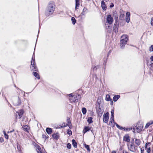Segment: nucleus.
<instances>
[{
  "instance_id": "obj_11",
  "label": "nucleus",
  "mask_w": 153,
  "mask_h": 153,
  "mask_svg": "<svg viewBox=\"0 0 153 153\" xmlns=\"http://www.w3.org/2000/svg\"><path fill=\"white\" fill-rule=\"evenodd\" d=\"M16 113H18V114L19 116V118H20L22 117L23 114V111L22 110H19L18 112H17Z\"/></svg>"
},
{
  "instance_id": "obj_19",
  "label": "nucleus",
  "mask_w": 153,
  "mask_h": 153,
  "mask_svg": "<svg viewBox=\"0 0 153 153\" xmlns=\"http://www.w3.org/2000/svg\"><path fill=\"white\" fill-rule=\"evenodd\" d=\"M46 132L48 134H51L52 132V129L50 128H47L46 129Z\"/></svg>"
},
{
  "instance_id": "obj_45",
  "label": "nucleus",
  "mask_w": 153,
  "mask_h": 153,
  "mask_svg": "<svg viewBox=\"0 0 153 153\" xmlns=\"http://www.w3.org/2000/svg\"><path fill=\"white\" fill-rule=\"evenodd\" d=\"M3 141L2 138H0V142H2Z\"/></svg>"
},
{
  "instance_id": "obj_43",
  "label": "nucleus",
  "mask_w": 153,
  "mask_h": 153,
  "mask_svg": "<svg viewBox=\"0 0 153 153\" xmlns=\"http://www.w3.org/2000/svg\"><path fill=\"white\" fill-rule=\"evenodd\" d=\"M150 59L152 61H153V55L151 57Z\"/></svg>"
},
{
  "instance_id": "obj_6",
  "label": "nucleus",
  "mask_w": 153,
  "mask_h": 153,
  "mask_svg": "<svg viewBox=\"0 0 153 153\" xmlns=\"http://www.w3.org/2000/svg\"><path fill=\"white\" fill-rule=\"evenodd\" d=\"M143 127V125H141V126H140L139 127L138 126L136 128H133L132 131L134 132H139L142 131Z\"/></svg>"
},
{
  "instance_id": "obj_16",
  "label": "nucleus",
  "mask_w": 153,
  "mask_h": 153,
  "mask_svg": "<svg viewBox=\"0 0 153 153\" xmlns=\"http://www.w3.org/2000/svg\"><path fill=\"white\" fill-rule=\"evenodd\" d=\"M120 96L119 95H115L113 98V101L114 102L116 101L118 99L120 98Z\"/></svg>"
},
{
  "instance_id": "obj_34",
  "label": "nucleus",
  "mask_w": 153,
  "mask_h": 153,
  "mask_svg": "<svg viewBox=\"0 0 153 153\" xmlns=\"http://www.w3.org/2000/svg\"><path fill=\"white\" fill-rule=\"evenodd\" d=\"M110 122L111 123H112L113 122H114V117H111V116L110 118Z\"/></svg>"
},
{
  "instance_id": "obj_46",
  "label": "nucleus",
  "mask_w": 153,
  "mask_h": 153,
  "mask_svg": "<svg viewBox=\"0 0 153 153\" xmlns=\"http://www.w3.org/2000/svg\"><path fill=\"white\" fill-rule=\"evenodd\" d=\"M14 131V130H13L10 131H8L7 133H9L10 132L11 133V132H13Z\"/></svg>"
},
{
  "instance_id": "obj_8",
  "label": "nucleus",
  "mask_w": 153,
  "mask_h": 153,
  "mask_svg": "<svg viewBox=\"0 0 153 153\" xmlns=\"http://www.w3.org/2000/svg\"><path fill=\"white\" fill-rule=\"evenodd\" d=\"M128 149L131 151L134 152L135 151V149L134 143H132L130 146H128Z\"/></svg>"
},
{
  "instance_id": "obj_54",
  "label": "nucleus",
  "mask_w": 153,
  "mask_h": 153,
  "mask_svg": "<svg viewBox=\"0 0 153 153\" xmlns=\"http://www.w3.org/2000/svg\"><path fill=\"white\" fill-rule=\"evenodd\" d=\"M106 2L108 1L109 0H104Z\"/></svg>"
},
{
  "instance_id": "obj_10",
  "label": "nucleus",
  "mask_w": 153,
  "mask_h": 153,
  "mask_svg": "<svg viewBox=\"0 0 153 153\" xmlns=\"http://www.w3.org/2000/svg\"><path fill=\"white\" fill-rule=\"evenodd\" d=\"M123 140L124 141L128 142H129L130 139L129 135L128 134L125 135L123 137Z\"/></svg>"
},
{
  "instance_id": "obj_27",
  "label": "nucleus",
  "mask_w": 153,
  "mask_h": 153,
  "mask_svg": "<svg viewBox=\"0 0 153 153\" xmlns=\"http://www.w3.org/2000/svg\"><path fill=\"white\" fill-rule=\"evenodd\" d=\"M86 111H87V110H86V109L85 108H82V113L84 114H86Z\"/></svg>"
},
{
  "instance_id": "obj_35",
  "label": "nucleus",
  "mask_w": 153,
  "mask_h": 153,
  "mask_svg": "<svg viewBox=\"0 0 153 153\" xmlns=\"http://www.w3.org/2000/svg\"><path fill=\"white\" fill-rule=\"evenodd\" d=\"M52 136L53 138L55 139H57L58 138V136L55 134H53Z\"/></svg>"
},
{
  "instance_id": "obj_20",
  "label": "nucleus",
  "mask_w": 153,
  "mask_h": 153,
  "mask_svg": "<svg viewBox=\"0 0 153 153\" xmlns=\"http://www.w3.org/2000/svg\"><path fill=\"white\" fill-rule=\"evenodd\" d=\"M41 149L40 147L38 145L36 146V150L38 153H42L41 151Z\"/></svg>"
},
{
  "instance_id": "obj_44",
  "label": "nucleus",
  "mask_w": 153,
  "mask_h": 153,
  "mask_svg": "<svg viewBox=\"0 0 153 153\" xmlns=\"http://www.w3.org/2000/svg\"><path fill=\"white\" fill-rule=\"evenodd\" d=\"M69 96L70 97H72V96H73V95H72V94H69ZM71 98H72V97H71Z\"/></svg>"
},
{
  "instance_id": "obj_38",
  "label": "nucleus",
  "mask_w": 153,
  "mask_h": 153,
  "mask_svg": "<svg viewBox=\"0 0 153 153\" xmlns=\"http://www.w3.org/2000/svg\"><path fill=\"white\" fill-rule=\"evenodd\" d=\"M151 25L153 26V17L151 19Z\"/></svg>"
},
{
  "instance_id": "obj_49",
  "label": "nucleus",
  "mask_w": 153,
  "mask_h": 153,
  "mask_svg": "<svg viewBox=\"0 0 153 153\" xmlns=\"http://www.w3.org/2000/svg\"><path fill=\"white\" fill-rule=\"evenodd\" d=\"M117 20H116V21H115V23H114V24H116L117 25H118H118H117L118 24H117Z\"/></svg>"
},
{
  "instance_id": "obj_37",
  "label": "nucleus",
  "mask_w": 153,
  "mask_h": 153,
  "mask_svg": "<svg viewBox=\"0 0 153 153\" xmlns=\"http://www.w3.org/2000/svg\"><path fill=\"white\" fill-rule=\"evenodd\" d=\"M33 74L34 76H37L38 75V74L36 72H33Z\"/></svg>"
},
{
  "instance_id": "obj_59",
  "label": "nucleus",
  "mask_w": 153,
  "mask_h": 153,
  "mask_svg": "<svg viewBox=\"0 0 153 153\" xmlns=\"http://www.w3.org/2000/svg\"><path fill=\"white\" fill-rule=\"evenodd\" d=\"M151 65H152V66H153V63Z\"/></svg>"
},
{
  "instance_id": "obj_15",
  "label": "nucleus",
  "mask_w": 153,
  "mask_h": 153,
  "mask_svg": "<svg viewBox=\"0 0 153 153\" xmlns=\"http://www.w3.org/2000/svg\"><path fill=\"white\" fill-rule=\"evenodd\" d=\"M76 6L75 9L76 10L78 8L79 6V0H75Z\"/></svg>"
},
{
  "instance_id": "obj_7",
  "label": "nucleus",
  "mask_w": 153,
  "mask_h": 153,
  "mask_svg": "<svg viewBox=\"0 0 153 153\" xmlns=\"http://www.w3.org/2000/svg\"><path fill=\"white\" fill-rule=\"evenodd\" d=\"M109 114L107 112L103 115V121L104 122L107 123L109 118Z\"/></svg>"
},
{
  "instance_id": "obj_14",
  "label": "nucleus",
  "mask_w": 153,
  "mask_h": 153,
  "mask_svg": "<svg viewBox=\"0 0 153 153\" xmlns=\"http://www.w3.org/2000/svg\"><path fill=\"white\" fill-rule=\"evenodd\" d=\"M101 4L102 9L104 10H105L106 9L107 7H106L105 3L104 1H101Z\"/></svg>"
},
{
  "instance_id": "obj_1",
  "label": "nucleus",
  "mask_w": 153,
  "mask_h": 153,
  "mask_svg": "<svg viewBox=\"0 0 153 153\" xmlns=\"http://www.w3.org/2000/svg\"><path fill=\"white\" fill-rule=\"evenodd\" d=\"M55 6L53 2H50L46 11V15L47 16H49L52 14L55 9Z\"/></svg>"
},
{
  "instance_id": "obj_51",
  "label": "nucleus",
  "mask_w": 153,
  "mask_h": 153,
  "mask_svg": "<svg viewBox=\"0 0 153 153\" xmlns=\"http://www.w3.org/2000/svg\"><path fill=\"white\" fill-rule=\"evenodd\" d=\"M143 151H144V150H142V149H141V153H143Z\"/></svg>"
},
{
  "instance_id": "obj_36",
  "label": "nucleus",
  "mask_w": 153,
  "mask_h": 153,
  "mask_svg": "<svg viewBox=\"0 0 153 153\" xmlns=\"http://www.w3.org/2000/svg\"><path fill=\"white\" fill-rule=\"evenodd\" d=\"M114 110L113 109H112L111 111V116L114 117Z\"/></svg>"
},
{
  "instance_id": "obj_22",
  "label": "nucleus",
  "mask_w": 153,
  "mask_h": 153,
  "mask_svg": "<svg viewBox=\"0 0 153 153\" xmlns=\"http://www.w3.org/2000/svg\"><path fill=\"white\" fill-rule=\"evenodd\" d=\"M72 143L73 146L75 148H76L77 147V144L74 140L73 139L72 140Z\"/></svg>"
},
{
  "instance_id": "obj_48",
  "label": "nucleus",
  "mask_w": 153,
  "mask_h": 153,
  "mask_svg": "<svg viewBox=\"0 0 153 153\" xmlns=\"http://www.w3.org/2000/svg\"><path fill=\"white\" fill-rule=\"evenodd\" d=\"M115 123V124L116 126H117V128H118V127H119V125L117 124V123Z\"/></svg>"
},
{
  "instance_id": "obj_30",
  "label": "nucleus",
  "mask_w": 153,
  "mask_h": 153,
  "mask_svg": "<svg viewBox=\"0 0 153 153\" xmlns=\"http://www.w3.org/2000/svg\"><path fill=\"white\" fill-rule=\"evenodd\" d=\"M67 124H68V126H70V124H71V122L70 120L69 119H68L67 120Z\"/></svg>"
},
{
  "instance_id": "obj_5",
  "label": "nucleus",
  "mask_w": 153,
  "mask_h": 153,
  "mask_svg": "<svg viewBox=\"0 0 153 153\" xmlns=\"http://www.w3.org/2000/svg\"><path fill=\"white\" fill-rule=\"evenodd\" d=\"M113 18L110 15L107 16L106 21L110 25L112 24L113 21Z\"/></svg>"
},
{
  "instance_id": "obj_60",
  "label": "nucleus",
  "mask_w": 153,
  "mask_h": 153,
  "mask_svg": "<svg viewBox=\"0 0 153 153\" xmlns=\"http://www.w3.org/2000/svg\"><path fill=\"white\" fill-rule=\"evenodd\" d=\"M82 14H83V12H82Z\"/></svg>"
},
{
  "instance_id": "obj_31",
  "label": "nucleus",
  "mask_w": 153,
  "mask_h": 153,
  "mask_svg": "<svg viewBox=\"0 0 153 153\" xmlns=\"http://www.w3.org/2000/svg\"><path fill=\"white\" fill-rule=\"evenodd\" d=\"M67 147L68 149H70L71 148V145L70 143H68L67 144Z\"/></svg>"
},
{
  "instance_id": "obj_40",
  "label": "nucleus",
  "mask_w": 153,
  "mask_h": 153,
  "mask_svg": "<svg viewBox=\"0 0 153 153\" xmlns=\"http://www.w3.org/2000/svg\"><path fill=\"white\" fill-rule=\"evenodd\" d=\"M97 69V66H95V67H94L93 68L92 70L93 71H96Z\"/></svg>"
},
{
  "instance_id": "obj_52",
  "label": "nucleus",
  "mask_w": 153,
  "mask_h": 153,
  "mask_svg": "<svg viewBox=\"0 0 153 153\" xmlns=\"http://www.w3.org/2000/svg\"><path fill=\"white\" fill-rule=\"evenodd\" d=\"M86 10V8H84L83 9V11L85 10Z\"/></svg>"
},
{
  "instance_id": "obj_24",
  "label": "nucleus",
  "mask_w": 153,
  "mask_h": 153,
  "mask_svg": "<svg viewBox=\"0 0 153 153\" xmlns=\"http://www.w3.org/2000/svg\"><path fill=\"white\" fill-rule=\"evenodd\" d=\"M135 143L137 146H139L141 143V141L140 140L137 139H136Z\"/></svg>"
},
{
  "instance_id": "obj_42",
  "label": "nucleus",
  "mask_w": 153,
  "mask_h": 153,
  "mask_svg": "<svg viewBox=\"0 0 153 153\" xmlns=\"http://www.w3.org/2000/svg\"><path fill=\"white\" fill-rule=\"evenodd\" d=\"M118 128L119 129H121V130H122L123 129V128L122 127L120 126H119V127H118Z\"/></svg>"
},
{
  "instance_id": "obj_21",
  "label": "nucleus",
  "mask_w": 153,
  "mask_h": 153,
  "mask_svg": "<svg viewBox=\"0 0 153 153\" xmlns=\"http://www.w3.org/2000/svg\"><path fill=\"white\" fill-rule=\"evenodd\" d=\"M105 100L107 101H111V99L109 95L107 94L106 95Z\"/></svg>"
},
{
  "instance_id": "obj_55",
  "label": "nucleus",
  "mask_w": 153,
  "mask_h": 153,
  "mask_svg": "<svg viewBox=\"0 0 153 153\" xmlns=\"http://www.w3.org/2000/svg\"><path fill=\"white\" fill-rule=\"evenodd\" d=\"M147 143L146 144V146H145V148H147Z\"/></svg>"
},
{
  "instance_id": "obj_53",
  "label": "nucleus",
  "mask_w": 153,
  "mask_h": 153,
  "mask_svg": "<svg viewBox=\"0 0 153 153\" xmlns=\"http://www.w3.org/2000/svg\"><path fill=\"white\" fill-rule=\"evenodd\" d=\"M17 149H18V150H19V149H20V148H19V147L18 146H17Z\"/></svg>"
},
{
  "instance_id": "obj_9",
  "label": "nucleus",
  "mask_w": 153,
  "mask_h": 153,
  "mask_svg": "<svg viewBox=\"0 0 153 153\" xmlns=\"http://www.w3.org/2000/svg\"><path fill=\"white\" fill-rule=\"evenodd\" d=\"M130 14L129 12H127L126 14V21L127 23H129L130 20Z\"/></svg>"
},
{
  "instance_id": "obj_26",
  "label": "nucleus",
  "mask_w": 153,
  "mask_h": 153,
  "mask_svg": "<svg viewBox=\"0 0 153 153\" xmlns=\"http://www.w3.org/2000/svg\"><path fill=\"white\" fill-rule=\"evenodd\" d=\"M71 20L72 22V23L74 25L76 22V20L75 19V18L74 17H72L71 18Z\"/></svg>"
},
{
  "instance_id": "obj_12",
  "label": "nucleus",
  "mask_w": 153,
  "mask_h": 153,
  "mask_svg": "<svg viewBox=\"0 0 153 153\" xmlns=\"http://www.w3.org/2000/svg\"><path fill=\"white\" fill-rule=\"evenodd\" d=\"M118 25H117L116 24H114L113 27V30L115 33H117L118 31Z\"/></svg>"
},
{
  "instance_id": "obj_25",
  "label": "nucleus",
  "mask_w": 153,
  "mask_h": 153,
  "mask_svg": "<svg viewBox=\"0 0 153 153\" xmlns=\"http://www.w3.org/2000/svg\"><path fill=\"white\" fill-rule=\"evenodd\" d=\"M88 122L89 123H91L93 122L92 121V118L91 117H88V120H87Z\"/></svg>"
},
{
  "instance_id": "obj_13",
  "label": "nucleus",
  "mask_w": 153,
  "mask_h": 153,
  "mask_svg": "<svg viewBox=\"0 0 153 153\" xmlns=\"http://www.w3.org/2000/svg\"><path fill=\"white\" fill-rule=\"evenodd\" d=\"M153 124V120H151L149 122L147 123L145 126V128H147L150 125H152Z\"/></svg>"
},
{
  "instance_id": "obj_39",
  "label": "nucleus",
  "mask_w": 153,
  "mask_h": 153,
  "mask_svg": "<svg viewBox=\"0 0 153 153\" xmlns=\"http://www.w3.org/2000/svg\"><path fill=\"white\" fill-rule=\"evenodd\" d=\"M150 151H151V149H150V147H149V148L147 149V152L148 153H150Z\"/></svg>"
},
{
  "instance_id": "obj_3",
  "label": "nucleus",
  "mask_w": 153,
  "mask_h": 153,
  "mask_svg": "<svg viewBox=\"0 0 153 153\" xmlns=\"http://www.w3.org/2000/svg\"><path fill=\"white\" fill-rule=\"evenodd\" d=\"M81 96L78 94H75L72 96V98L70 99L71 102H77L80 99Z\"/></svg>"
},
{
  "instance_id": "obj_32",
  "label": "nucleus",
  "mask_w": 153,
  "mask_h": 153,
  "mask_svg": "<svg viewBox=\"0 0 153 153\" xmlns=\"http://www.w3.org/2000/svg\"><path fill=\"white\" fill-rule=\"evenodd\" d=\"M149 51L151 52L153 51V45H151L149 47Z\"/></svg>"
},
{
  "instance_id": "obj_2",
  "label": "nucleus",
  "mask_w": 153,
  "mask_h": 153,
  "mask_svg": "<svg viewBox=\"0 0 153 153\" xmlns=\"http://www.w3.org/2000/svg\"><path fill=\"white\" fill-rule=\"evenodd\" d=\"M121 40H120V46L122 48H124V45L126 44L127 41L128 40V38L127 37V35H123L121 37Z\"/></svg>"
},
{
  "instance_id": "obj_29",
  "label": "nucleus",
  "mask_w": 153,
  "mask_h": 153,
  "mask_svg": "<svg viewBox=\"0 0 153 153\" xmlns=\"http://www.w3.org/2000/svg\"><path fill=\"white\" fill-rule=\"evenodd\" d=\"M85 147L87 149V150L89 152H90V149L89 148V146L88 145H86V144H85Z\"/></svg>"
},
{
  "instance_id": "obj_17",
  "label": "nucleus",
  "mask_w": 153,
  "mask_h": 153,
  "mask_svg": "<svg viewBox=\"0 0 153 153\" xmlns=\"http://www.w3.org/2000/svg\"><path fill=\"white\" fill-rule=\"evenodd\" d=\"M23 128L25 131L28 132V131L29 129V127L27 126L26 125L23 126Z\"/></svg>"
},
{
  "instance_id": "obj_50",
  "label": "nucleus",
  "mask_w": 153,
  "mask_h": 153,
  "mask_svg": "<svg viewBox=\"0 0 153 153\" xmlns=\"http://www.w3.org/2000/svg\"><path fill=\"white\" fill-rule=\"evenodd\" d=\"M114 6L113 4L111 5H110V7H112Z\"/></svg>"
},
{
  "instance_id": "obj_33",
  "label": "nucleus",
  "mask_w": 153,
  "mask_h": 153,
  "mask_svg": "<svg viewBox=\"0 0 153 153\" xmlns=\"http://www.w3.org/2000/svg\"><path fill=\"white\" fill-rule=\"evenodd\" d=\"M67 133L69 135L72 134V132L71 131L70 129H68L67 131Z\"/></svg>"
},
{
  "instance_id": "obj_56",
  "label": "nucleus",
  "mask_w": 153,
  "mask_h": 153,
  "mask_svg": "<svg viewBox=\"0 0 153 153\" xmlns=\"http://www.w3.org/2000/svg\"><path fill=\"white\" fill-rule=\"evenodd\" d=\"M37 78V79H40V77H36Z\"/></svg>"
},
{
  "instance_id": "obj_58",
  "label": "nucleus",
  "mask_w": 153,
  "mask_h": 153,
  "mask_svg": "<svg viewBox=\"0 0 153 153\" xmlns=\"http://www.w3.org/2000/svg\"><path fill=\"white\" fill-rule=\"evenodd\" d=\"M111 104H112V103H113V101H112V100H111Z\"/></svg>"
},
{
  "instance_id": "obj_41",
  "label": "nucleus",
  "mask_w": 153,
  "mask_h": 153,
  "mask_svg": "<svg viewBox=\"0 0 153 153\" xmlns=\"http://www.w3.org/2000/svg\"><path fill=\"white\" fill-rule=\"evenodd\" d=\"M5 138L7 139H8L9 138V136L8 134L6 135L5 136H4Z\"/></svg>"
},
{
  "instance_id": "obj_18",
  "label": "nucleus",
  "mask_w": 153,
  "mask_h": 153,
  "mask_svg": "<svg viewBox=\"0 0 153 153\" xmlns=\"http://www.w3.org/2000/svg\"><path fill=\"white\" fill-rule=\"evenodd\" d=\"M67 126H68V124H67V123H63L62 124L61 126H59V127H58V128H63Z\"/></svg>"
},
{
  "instance_id": "obj_4",
  "label": "nucleus",
  "mask_w": 153,
  "mask_h": 153,
  "mask_svg": "<svg viewBox=\"0 0 153 153\" xmlns=\"http://www.w3.org/2000/svg\"><path fill=\"white\" fill-rule=\"evenodd\" d=\"M31 67L32 68V69H34L35 71H36V63L35 62V57L33 56L32 58V60L31 62Z\"/></svg>"
},
{
  "instance_id": "obj_28",
  "label": "nucleus",
  "mask_w": 153,
  "mask_h": 153,
  "mask_svg": "<svg viewBox=\"0 0 153 153\" xmlns=\"http://www.w3.org/2000/svg\"><path fill=\"white\" fill-rule=\"evenodd\" d=\"M123 129L126 131H129L132 129V128H123Z\"/></svg>"
},
{
  "instance_id": "obj_23",
  "label": "nucleus",
  "mask_w": 153,
  "mask_h": 153,
  "mask_svg": "<svg viewBox=\"0 0 153 153\" xmlns=\"http://www.w3.org/2000/svg\"><path fill=\"white\" fill-rule=\"evenodd\" d=\"M90 130V128L88 127H85L84 130H83V132L84 133H85L86 132L88 131L89 130Z\"/></svg>"
},
{
  "instance_id": "obj_47",
  "label": "nucleus",
  "mask_w": 153,
  "mask_h": 153,
  "mask_svg": "<svg viewBox=\"0 0 153 153\" xmlns=\"http://www.w3.org/2000/svg\"><path fill=\"white\" fill-rule=\"evenodd\" d=\"M3 133L4 134V136H5L7 134L4 131H3Z\"/></svg>"
},
{
  "instance_id": "obj_57",
  "label": "nucleus",
  "mask_w": 153,
  "mask_h": 153,
  "mask_svg": "<svg viewBox=\"0 0 153 153\" xmlns=\"http://www.w3.org/2000/svg\"><path fill=\"white\" fill-rule=\"evenodd\" d=\"M14 104L15 105H18V104H16L15 103H14Z\"/></svg>"
}]
</instances>
